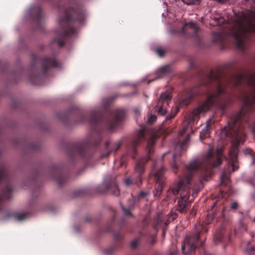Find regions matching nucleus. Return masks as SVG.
<instances>
[{
    "instance_id": "nucleus-1",
    "label": "nucleus",
    "mask_w": 255,
    "mask_h": 255,
    "mask_svg": "<svg viewBox=\"0 0 255 255\" xmlns=\"http://www.w3.org/2000/svg\"><path fill=\"white\" fill-rule=\"evenodd\" d=\"M248 82L249 91L245 92L241 97L243 107L236 115L232 123L225 127L221 132L222 137H230L231 139L232 146L229 152L231 159L237 157L238 146L245 141L242 123L248 122L249 113L255 110V74L249 76Z\"/></svg>"
},
{
    "instance_id": "nucleus-2",
    "label": "nucleus",
    "mask_w": 255,
    "mask_h": 255,
    "mask_svg": "<svg viewBox=\"0 0 255 255\" xmlns=\"http://www.w3.org/2000/svg\"><path fill=\"white\" fill-rule=\"evenodd\" d=\"M203 84L214 86L215 87V90L214 92H211L208 95L206 100L194 109L193 112L189 114V122L187 126L183 128L180 133L181 135L185 133L188 127L190 126L191 123L198 120L201 113L207 112L216 104H217L218 107L221 110L225 109L229 104L228 102L218 103L220 96L224 92L225 88L226 86V84L219 81L218 74L212 73L208 78L207 82L204 83Z\"/></svg>"
},
{
    "instance_id": "nucleus-3",
    "label": "nucleus",
    "mask_w": 255,
    "mask_h": 255,
    "mask_svg": "<svg viewBox=\"0 0 255 255\" xmlns=\"http://www.w3.org/2000/svg\"><path fill=\"white\" fill-rule=\"evenodd\" d=\"M232 22L230 35L236 47L244 50L247 47L249 33L255 32V10H248L236 14Z\"/></svg>"
},
{
    "instance_id": "nucleus-4",
    "label": "nucleus",
    "mask_w": 255,
    "mask_h": 255,
    "mask_svg": "<svg viewBox=\"0 0 255 255\" xmlns=\"http://www.w3.org/2000/svg\"><path fill=\"white\" fill-rule=\"evenodd\" d=\"M199 160H193L186 167L185 177L179 181L176 188L169 190L167 198H170L171 194L177 195L180 192L181 197L178 201L177 210L180 213H184L187 209V207L192 200H189L190 196V184L191 179L194 173L200 172L202 174H206L208 171V167L205 163L199 162Z\"/></svg>"
},
{
    "instance_id": "nucleus-5",
    "label": "nucleus",
    "mask_w": 255,
    "mask_h": 255,
    "mask_svg": "<svg viewBox=\"0 0 255 255\" xmlns=\"http://www.w3.org/2000/svg\"><path fill=\"white\" fill-rule=\"evenodd\" d=\"M97 191L101 193H109L114 196H118L120 194V190L116 177L110 175L106 177L103 182L98 187Z\"/></svg>"
},
{
    "instance_id": "nucleus-6",
    "label": "nucleus",
    "mask_w": 255,
    "mask_h": 255,
    "mask_svg": "<svg viewBox=\"0 0 255 255\" xmlns=\"http://www.w3.org/2000/svg\"><path fill=\"white\" fill-rule=\"evenodd\" d=\"M199 237L200 232L198 230L196 232L194 235L186 236L183 244L181 247V250L185 255H188V254L195 250Z\"/></svg>"
},
{
    "instance_id": "nucleus-7",
    "label": "nucleus",
    "mask_w": 255,
    "mask_h": 255,
    "mask_svg": "<svg viewBox=\"0 0 255 255\" xmlns=\"http://www.w3.org/2000/svg\"><path fill=\"white\" fill-rule=\"evenodd\" d=\"M171 93L169 91H165L162 93L159 98L155 110L161 116L166 113V106L168 104L171 100Z\"/></svg>"
},
{
    "instance_id": "nucleus-8",
    "label": "nucleus",
    "mask_w": 255,
    "mask_h": 255,
    "mask_svg": "<svg viewBox=\"0 0 255 255\" xmlns=\"http://www.w3.org/2000/svg\"><path fill=\"white\" fill-rule=\"evenodd\" d=\"M164 168L162 166H160L159 170L155 171L154 177L156 184L158 185L156 187L155 192L154 196L155 197H159L161 194L164 185V177L163 175Z\"/></svg>"
},
{
    "instance_id": "nucleus-9",
    "label": "nucleus",
    "mask_w": 255,
    "mask_h": 255,
    "mask_svg": "<svg viewBox=\"0 0 255 255\" xmlns=\"http://www.w3.org/2000/svg\"><path fill=\"white\" fill-rule=\"evenodd\" d=\"M214 144L211 143L209 144L208 149L207 152L206 157L207 158L215 157L216 159H222L223 157V148L222 147H218L215 153L214 152Z\"/></svg>"
},
{
    "instance_id": "nucleus-10",
    "label": "nucleus",
    "mask_w": 255,
    "mask_h": 255,
    "mask_svg": "<svg viewBox=\"0 0 255 255\" xmlns=\"http://www.w3.org/2000/svg\"><path fill=\"white\" fill-rule=\"evenodd\" d=\"M70 19L69 16L68 14H66V17L63 19H59L58 20L59 24L62 26L66 27L67 29H64L63 32L64 35H72L76 32V30L73 27H70L68 24V21Z\"/></svg>"
},
{
    "instance_id": "nucleus-11",
    "label": "nucleus",
    "mask_w": 255,
    "mask_h": 255,
    "mask_svg": "<svg viewBox=\"0 0 255 255\" xmlns=\"http://www.w3.org/2000/svg\"><path fill=\"white\" fill-rule=\"evenodd\" d=\"M145 164V160H137L135 165L134 171L137 174H138L137 177L138 182H135L137 186H140L141 184L142 180L141 175L143 173L144 171Z\"/></svg>"
},
{
    "instance_id": "nucleus-12",
    "label": "nucleus",
    "mask_w": 255,
    "mask_h": 255,
    "mask_svg": "<svg viewBox=\"0 0 255 255\" xmlns=\"http://www.w3.org/2000/svg\"><path fill=\"white\" fill-rule=\"evenodd\" d=\"M213 123V119L210 118L208 120L206 123V127L202 129L200 133V138L202 140L208 136L210 133V127Z\"/></svg>"
},
{
    "instance_id": "nucleus-13",
    "label": "nucleus",
    "mask_w": 255,
    "mask_h": 255,
    "mask_svg": "<svg viewBox=\"0 0 255 255\" xmlns=\"http://www.w3.org/2000/svg\"><path fill=\"white\" fill-rule=\"evenodd\" d=\"M57 66V63L55 59L45 58L43 60L42 67L44 71L50 68L56 67Z\"/></svg>"
},
{
    "instance_id": "nucleus-14",
    "label": "nucleus",
    "mask_w": 255,
    "mask_h": 255,
    "mask_svg": "<svg viewBox=\"0 0 255 255\" xmlns=\"http://www.w3.org/2000/svg\"><path fill=\"white\" fill-rule=\"evenodd\" d=\"M199 28L192 22L186 23L183 26V31H188L190 33H192L193 36H195L198 31Z\"/></svg>"
},
{
    "instance_id": "nucleus-15",
    "label": "nucleus",
    "mask_w": 255,
    "mask_h": 255,
    "mask_svg": "<svg viewBox=\"0 0 255 255\" xmlns=\"http://www.w3.org/2000/svg\"><path fill=\"white\" fill-rule=\"evenodd\" d=\"M157 138V136L155 135L152 136L149 140L148 141L147 143V151L148 152V154L149 155L151 154H152L154 152V145L155 144V140ZM150 156H149L148 158H149Z\"/></svg>"
},
{
    "instance_id": "nucleus-16",
    "label": "nucleus",
    "mask_w": 255,
    "mask_h": 255,
    "mask_svg": "<svg viewBox=\"0 0 255 255\" xmlns=\"http://www.w3.org/2000/svg\"><path fill=\"white\" fill-rule=\"evenodd\" d=\"M122 143V140L120 139L113 142L107 141L106 143V146L107 148L111 147V151H116L121 146Z\"/></svg>"
},
{
    "instance_id": "nucleus-17",
    "label": "nucleus",
    "mask_w": 255,
    "mask_h": 255,
    "mask_svg": "<svg viewBox=\"0 0 255 255\" xmlns=\"http://www.w3.org/2000/svg\"><path fill=\"white\" fill-rule=\"evenodd\" d=\"M227 165V172L228 173L234 172L239 168L238 160H228Z\"/></svg>"
},
{
    "instance_id": "nucleus-18",
    "label": "nucleus",
    "mask_w": 255,
    "mask_h": 255,
    "mask_svg": "<svg viewBox=\"0 0 255 255\" xmlns=\"http://www.w3.org/2000/svg\"><path fill=\"white\" fill-rule=\"evenodd\" d=\"M213 21L211 22V24L213 26L217 25H221L224 24L226 20H229V18L228 16L227 17V19H225L223 16H215L213 17Z\"/></svg>"
},
{
    "instance_id": "nucleus-19",
    "label": "nucleus",
    "mask_w": 255,
    "mask_h": 255,
    "mask_svg": "<svg viewBox=\"0 0 255 255\" xmlns=\"http://www.w3.org/2000/svg\"><path fill=\"white\" fill-rule=\"evenodd\" d=\"M196 94V92L194 91V90H191L187 95V99H182L179 103V105L180 107L183 106H187L189 104L190 101V99H192L194 96Z\"/></svg>"
},
{
    "instance_id": "nucleus-20",
    "label": "nucleus",
    "mask_w": 255,
    "mask_h": 255,
    "mask_svg": "<svg viewBox=\"0 0 255 255\" xmlns=\"http://www.w3.org/2000/svg\"><path fill=\"white\" fill-rule=\"evenodd\" d=\"M163 216L162 214L161 213H157L153 221V227L154 228L157 230L159 227L160 226L161 224L162 223L163 220Z\"/></svg>"
},
{
    "instance_id": "nucleus-21",
    "label": "nucleus",
    "mask_w": 255,
    "mask_h": 255,
    "mask_svg": "<svg viewBox=\"0 0 255 255\" xmlns=\"http://www.w3.org/2000/svg\"><path fill=\"white\" fill-rule=\"evenodd\" d=\"M224 38L225 35L222 32H214L213 36V40L214 42L222 43Z\"/></svg>"
},
{
    "instance_id": "nucleus-22",
    "label": "nucleus",
    "mask_w": 255,
    "mask_h": 255,
    "mask_svg": "<svg viewBox=\"0 0 255 255\" xmlns=\"http://www.w3.org/2000/svg\"><path fill=\"white\" fill-rule=\"evenodd\" d=\"M247 231V225L243 220L239 221L238 226L235 229L236 234L238 233H243L244 232Z\"/></svg>"
},
{
    "instance_id": "nucleus-23",
    "label": "nucleus",
    "mask_w": 255,
    "mask_h": 255,
    "mask_svg": "<svg viewBox=\"0 0 255 255\" xmlns=\"http://www.w3.org/2000/svg\"><path fill=\"white\" fill-rule=\"evenodd\" d=\"M12 189L9 186H7L3 191L2 195L0 197V201L3 199H8L11 197Z\"/></svg>"
},
{
    "instance_id": "nucleus-24",
    "label": "nucleus",
    "mask_w": 255,
    "mask_h": 255,
    "mask_svg": "<svg viewBox=\"0 0 255 255\" xmlns=\"http://www.w3.org/2000/svg\"><path fill=\"white\" fill-rule=\"evenodd\" d=\"M126 166L125 160H114L113 168L118 169L120 167H124Z\"/></svg>"
},
{
    "instance_id": "nucleus-25",
    "label": "nucleus",
    "mask_w": 255,
    "mask_h": 255,
    "mask_svg": "<svg viewBox=\"0 0 255 255\" xmlns=\"http://www.w3.org/2000/svg\"><path fill=\"white\" fill-rule=\"evenodd\" d=\"M243 77L241 75H237L230 80L229 84L232 85L233 86L237 85L240 83L242 80Z\"/></svg>"
},
{
    "instance_id": "nucleus-26",
    "label": "nucleus",
    "mask_w": 255,
    "mask_h": 255,
    "mask_svg": "<svg viewBox=\"0 0 255 255\" xmlns=\"http://www.w3.org/2000/svg\"><path fill=\"white\" fill-rule=\"evenodd\" d=\"M221 180H222V184L224 185H227L228 184V183L230 182L229 175L225 171H223L222 172Z\"/></svg>"
},
{
    "instance_id": "nucleus-27",
    "label": "nucleus",
    "mask_w": 255,
    "mask_h": 255,
    "mask_svg": "<svg viewBox=\"0 0 255 255\" xmlns=\"http://www.w3.org/2000/svg\"><path fill=\"white\" fill-rule=\"evenodd\" d=\"M223 234L221 231L218 232L215 234L214 236V242L215 244H218L223 240Z\"/></svg>"
},
{
    "instance_id": "nucleus-28",
    "label": "nucleus",
    "mask_w": 255,
    "mask_h": 255,
    "mask_svg": "<svg viewBox=\"0 0 255 255\" xmlns=\"http://www.w3.org/2000/svg\"><path fill=\"white\" fill-rule=\"evenodd\" d=\"M223 234L221 231L218 232L215 234L214 236V242L215 244H218L223 240Z\"/></svg>"
},
{
    "instance_id": "nucleus-29",
    "label": "nucleus",
    "mask_w": 255,
    "mask_h": 255,
    "mask_svg": "<svg viewBox=\"0 0 255 255\" xmlns=\"http://www.w3.org/2000/svg\"><path fill=\"white\" fill-rule=\"evenodd\" d=\"M8 172L3 166L0 167V182L7 178Z\"/></svg>"
},
{
    "instance_id": "nucleus-30",
    "label": "nucleus",
    "mask_w": 255,
    "mask_h": 255,
    "mask_svg": "<svg viewBox=\"0 0 255 255\" xmlns=\"http://www.w3.org/2000/svg\"><path fill=\"white\" fill-rule=\"evenodd\" d=\"M136 181L138 182V177L137 178V179L136 180H132L130 177L126 178L124 180V184L127 186H129L131 185L132 184L136 185L135 183V182H136Z\"/></svg>"
},
{
    "instance_id": "nucleus-31",
    "label": "nucleus",
    "mask_w": 255,
    "mask_h": 255,
    "mask_svg": "<svg viewBox=\"0 0 255 255\" xmlns=\"http://www.w3.org/2000/svg\"><path fill=\"white\" fill-rule=\"evenodd\" d=\"M244 154L246 155V158H251L255 159L254 155V152L251 149H247L244 151Z\"/></svg>"
},
{
    "instance_id": "nucleus-32",
    "label": "nucleus",
    "mask_w": 255,
    "mask_h": 255,
    "mask_svg": "<svg viewBox=\"0 0 255 255\" xmlns=\"http://www.w3.org/2000/svg\"><path fill=\"white\" fill-rule=\"evenodd\" d=\"M190 135L188 134L186 138L184 140V141L182 142L180 145V147L181 149H185L189 145V141L190 140Z\"/></svg>"
},
{
    "instance_id": "nucleus-33",
    "label": "nucleus",
    "mask_w": 255,
    "mask_h": 255,
    "mask_svg": "<svg viewBox=\"0 0 255 255\" xmlns=\"http://www.w3.org/2000/svg\"><path fill=\"white\" fill-rule=\"evenodd\" d=\"M27 215L26 213H18L15 215V218L18 221H22L26 219Z\"/></svg>"
},
{
    "instance_id": "nucleus-34",
    "label": "nucleus",
    "mask_w": 255,
    "mask_h": 255,
    "mask_svg": "<svg viewBox=\"0 0 255 255\" xmlns=\"http://www.w3.org/2000/svg\"><path fill=\"white\" fill-rule=\"evenodd\" d=\"M132 206H133L132 205H130V206H128V208H126V207H124L123 206H122L123 210V212L125 215H126V216L131 215V210L132 208Z\"/></svg>"
},
{
    "instance_id": "nucleus-35",
    "label": "nucleus",
    "mask_w": 255,
    "mask_h": 255,
    "mask_svg": "<svg viewBox=\"0 0 255 255\" xmlns=\"http://www.w3.org/2000/svg\"><path fill=\"white\" fill-rule=\"evenodd\" d=\"M137 135H138L137 139H136L135 141H134L133 143L134 146L138 144V143L139 142V140L143 137V136H144L143 131L142 130H139Z\"/></svg>"
},
{
    "instance_id": "nucleus-36",
    "label": "nucleus",
    "mask_w": 255,
    "mask_h": 255,
    "mask_svg": "<svg viewBox=\"0 0 255 255\" xmlns=\"http://www.w3.org/2000/svg\"><path fill=\"white\" fill-rule=\"evenodd\" d=\"M182 1L187 5L195 4L200 2L201 0H182Z\"/></svg>"
},
{
    "instance_id": "nucleus-37",
    "label": "nucleus",
    "mask_w": 255,
    "mask_h": 255,
    "mask_svg": "<svg viewBox=\"0 0 255 255\" xmlns=\"http://www.w3.org/2000/svg\"><path fill=\"white\" fill-rule=\"evenodd\" d=\"M169 66H164L159 69L158 72L161 74H165L169 71Z\"/></svg>"
},
{
    "instance_id": "nucleus-38",
    "label": "nucleus",
    "mask_w": 255,
    "mask_h": 255,
    "mask_svg": "<svg viewBox=\"0 0 255 255\" xmlns=\"http://www.w3.org/2000/svg\"><path fill=\"white\" fill-rule=\"evenodd\" d=\"M243 4L250 5L252 6H255V0H244L242 1Z\"/></svg>"
},
{
    "instance_id": "nucleus-39",
    "label": "nucleus",
    "mask_w": 255,
    "mask_h": 255,
    "mask_svg": "<svg viewBox=\"0 0 255 255\" xmlns=\"http://www.w3.org/2000/svg\"><path fill=\"white\" fill-rule=\"evenodd\" d=\"M247 252L250 255H255V246L254 247H249L247 249Z\"/></svg>"
},
{
    "instance_id": "nucleus-40",
    "label": "nucleus",
    "mask_w": 255,
    "mask_h": 255,
    "mask_svg": "<svg viewBox=\"0 0 255 255\" xmlns=\"http://www.w3.org/2000/svg\"><path fill=\"white\" fill-rule=\"evenodd\" d=\"M157 117L155 115H151L148 119L149 123H152L156 121Z\"/></svg>"
},
{
    "instance_id": "nucleus-41",
    "label": "nucleus",
    "mask_w": 255,
    "mask_h": 255,
    "mask_svg": "<svg viewBox=\"0 0 255 255\" xmlns=\"http://www.w3.org/2000/svg\"><path fill=\"white\" fill-rule=\"evenodd\" d=\"M222 160H214V162L212 163L214 167H217L222 164Z\"/></svg>"
},
{
    "instance_id": "nucleus-42",
    "label": "nucleus",
    "mask_w": 255,
    "mask_h": 255,
    "mask_svg": "<svg viewBox=\"0 0 255 255\" xmlns=\"http://www.w3.org/2000/svg\"><path fill=\"white\" fill-rule=\"evenodd\" d=\"M178 111H179L178 108H176V111L175 112L174 114L173 115H171L170 116H167L166 118V120H170V119L173 118L175 116V115L178 113Z\"/></svg>"
},
{
    "instance_id": "nucleus-43",
    "label": "nucleus",
    "mask_w": 255,
    "mask_h": 255,
    "mask_svg": "<svg viewBox=\"0 0 255 255\" xmlns=\"http://www.w3.org/2000/svg\"><path fill=\"white\" fill-rule=\"evenodd\" d=\"M238 207V204L237 202H235L231 204V208L233 210H236L237 209Z\"/></svg>"
},
{
    "instance_id": "nucleus-44",
    "label": "nucleus",
    "mask_w": 255,
    "mask_h": 255,
    "mask_svg": "<svg viewBox=\"0 0 255 255\" xmlns=\"http://www.w3.org/2000/svg\"><path fill=\"white\" fill-rule=\"evenodd\" d=\"M156 53L160 56H162L164 55V51L162 49H158L156 50Z\"/></svg>"
},
{
    "instance_id": "nucleus-45",
    "label": "nucleus",
    "mask_w": 255,
    "mask_h": 255,
    "mask_svg": "<svg viewBox=\"0 0 255 255\" xmlns=\"http://www.w3.org/2000/svg\"><path fill=\"white\" fill-rule=\"evenodd\" d=\"M57 181L58 184L60 186H61L63 185V183L65 181V179H61V178H58L57 179Z\"/></svg>"
},
{
    "instance_id": "nucleus-46",
    "label": "nucleus",
    "mask_w": 255,
    "mask_h": 255,
    "mask_svg": "<svg viewBox=\"0 0 255 255\" xmlns=\"http://www.w3.org/2000/svg\"><path fill=\"white\" fill-rule=\"evenodd\" d=\"M137 245V240H133L131 243V246L132 248H135Z\"/></svg>"
},
{
    "instance_id": "nucleus-47",
    "label": "nucleus",
    "mask_w": 255,
    "mask_h": 255,
    "mask_svg": "<svg viewBox=\"0 0 255 255\" xmlns=\"http://www.w3.org/2000/svg\"><path fill=\"white\" fill-rule=\"evenodd\" d=\"M172 169H173V171L175 172V173H176V169L177 168V164L175 163V162H174L172 165Z\"/></svg>"
},
{
    "instance_id": "nucleus-48",
    "label": "nucleus",
    "mask_w": 255,
    "mask_h": 255,
    "mask_svg": "<svg viewBox=\"0 0 255 255\" xmlns=\"http://www.w3.org/2000/svg\"><path fill=\"white\" fill-rule=\"evenodd\" d=\"M147 195V192L142 191L139 194V196L142 198L145 197Z\"/></svg>"
},
{
    "instance_id": "nucleus-49",
    "label": "nucleus",
    "mask_w": 255,
    "mask_h": 255,
    "mask_svg": "<svg viewBox=\"0 0 255 255\" xmlns=\"http://www.w3.org/2000/svg\"><path fill=\"white\" fill-rule=\"evenodd\" d=\"M172 155L174 159L180 157V154H177L173 153L172 154Z\"/></svg>"
},
{
    "instance_id": "nucleus-50",
    "label": "nucleus",
    "mask_w": 255,
    "mask_h": 255,
    "mask_svg": "<svg viewBox=\"0 0 255 255\" xmlns=\"http://www.w3.org/2000/svg\"><path fill=\"white\" fill-rule=\"evenodd\" d=\"M178 252L177 251H175L170 253V255H177Z\"/></svg>"
},
{
    "instance_id": "nucleus-51",
    "label": "nucleus",
    "mask_w": 255,
    "mask_h": 255,
    "mask_svg": "<svg viewBox=\"0 0 255 255\" xmlns=\"http://www.w3.org/2000/svg\"><path fill=\"white\" fill-rule=\"evenodd\" d=\"M157 165V162H156V161H154L153 163V168L155 170L156 169V166Z\"/></svg>"
},
{
    "instance_id": "nucleus-52",
    "label": "nucleus",
    "mask_w": 255,
    "mask_h": 255,
    "mask_svg": "<svg viewBox=\"0 0 255 255\" xmlns=\"http://www.w3.org/2000/svg\"><path fill=\"white\" fill-rule=\"evenodd\" d=\"M76 153L78 154H82L81 151L79 149H77L76 151Z\"/></svg>"
},
{
    "instance_id": "nucleus-53",
    "label": "nucleus",
    "mask_w": 255,
    "mask_h": 255,
    "mask_svg": "<svg viewBox=\"0 0 255 255\" xmlns=\"http://www.w3.org/2000/svg\"><path fill=\"white\" fill-rule=\"evenodd\" d=\"M110 152H108L107 153H106V154H104V155H103L102 157V158H106L108 157V154H109Z\"/></svg>"
},
{
    "instance_id": "nucleus-54",
    "label": "nucleus",
    "mask_w": 255,
    "mask_h": 255,
    "mask_svg": "<svg viewBox=\"0 0 255 255\" xmlns=\"http://www.w3.org/2000/svg\"><path fill=\"white\" fill-rule=\"evenodd\" d=\"M165 235V230H164V229H163V230H162V236L163 237H164Z\"/></svg>"
},
{
    "instance_id": "nucleus-55",
    "label": "nucleus",
    "mask_w": 255,
    "mask_h": 255,
    "mask_svg": "<svg viewBox=\"0 0 255 255\" xmlns=\"http://www.w3.org/2000/svg\"><path fill=\"white\" fill-rule=\"evenodd\" d=\"M202 255H211L209 253L204 251L203 254Z\"/></svg>"
},
{
    "instance_id": "nucleus-56",
    "label": "nucleus",
    "mask_w": 255,
    "mask_h": 255,
    "mask_svg": "<svg viewBox=\"0 0 255 255\" xmlns=\"http://www.w3.org/2000/svg\"><path fill=\"white\" fill-rule=\"evenodd\" d=\"M170 153L169 152H165V153H164V154H163L162 156H163V157H164V156H165V155H166V154H170Z\"/></svg>"
},
{
    "instance_id": "nucleus-57",
    "label": "nucleus",
    "mask_w": 255,
    "mask_h": 255,
    "mask_svg": "<svg viewBox=\"0 0 255 255\" xmlns=\"http://www.w3.org/2000/svg\"><path fill=\"white\" fill-rule=\"evenodd\" d=\"M59 44L60 46H62L63 45V43L61 41L59 42Z\"/></svg>"
},
{
    "instance_id": "nucleus-58",
    "label": "nucleus",
    "mask_w": 255,
    "mask_h": 255,
    "mask_svg": "<svg viewBox=\"0 0 255 255\" xmlns=\"http://www.w3.org/2000/svg\"><path fill=\"white\" fill-rule=\"evenodd\" d=\"M252 198L253 199L255 200V193L252 195Z\"/></svg>"
},
{
    "instance_id": "nucleus-59",
    "label": "nucleus",
    "mask_w": 255,
    "mask_h": 255,
    "mask_svg": "<svg viewBox=\"0 0 255 255\" xmlns=\"http://www.w3.org/2000/svg\"><path fill=\"white\" fill-rule=\"evenodd\" d=\"M210 222L209 220H208V221H206V224H210Z\"/></svg>"
},
{
    "instance_id": "nucleus-60",
    "label": "nucleus",
    "mask_w": 255,
    "mask_h": 255,
    "mask_svg": "<svg viewBox=\"0 0 255 255\" xmlns=\"http://www.w3.org/2000/svg\"><path fill=\"white\" fill-rule=\"evenodd\" d=\"M36 11H39L40 10V8H39V7H37V8H36Z\"/></svg>"
},
{
    "instance_id": "nucleus-61",
    "label": "nucleus",
    "mask_w": 255,
    "mask_h": 255,
    "mask_svg": "<svg viewBox=\"0 0 255 255\" xmlns=\"http://www.w3.org/2000/svg\"><path fill=\"white\" fill-rule=\"evenodd\" d=\"M252 185H253V187L255 188V184H254V183H252Z\"/></svg>"
},
{
    "instance_id": "nucleus-62",
    "label": "nucleus",
    "mask_w": 255,
    "mask_h": 255,
    "mask_svg": "<svg viewBox=\"0 0 255 255\" xmlns=\"http://www.w3.org/2000/svg\"><path fill=\"white\" fill-rule=\"evenodd\" d=\"M209 218L210 219V220H212V217L211 216H209Z\"/></svg>"
},
{
    "instance_id": "nucleus-63",
    "label": "nucleus",
    "mask_w": 255,
    "mask_h": 255,
    "mask_svg": "<svg viewBox=\"0 0 255 255\" xmlns=\"http://www.w3.org/2000/svg\"><path fill=\"white\" fill-rule=\"evenodd\" d=\"M196 193H197V192H196V193H194L193 194V196H194Z\"/></svg>"
},
{
    "instance_id": "nucleus-64",
    "label": "nucleus",
    "mask_w": 255,
    "mask_h": 255,
    "mask_svg": "<svg viewBox=\"0 0 255 255\" xmlns=\"http://www.w3.org/2000/svg\"><path fill=\"white\" fill-rule=\"evenodd\" d=\"M254 131H255V128L253 129Z\"/></svg>"
}]
</instances>
